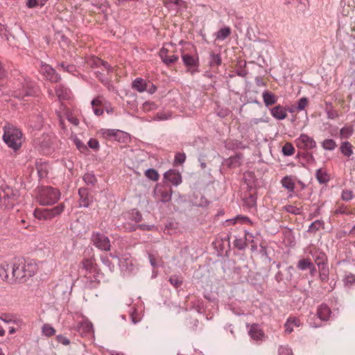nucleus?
<instances>
[{
  "mask_svg": "<svg viewBox=\"0 0 355 355\" xmlns=\"http://www.w3.org/2000/svg\"><path fill=\"white\" fill-rule=\"evenodd\" d=\"M3 140L7 146L14 150H17L22 144V132L21 131L13 126L5 125Z\"/></svg>",
  "mask_w": 355,
  "mask_h": 355,
  "instance_id": "nucleus-1",
  "label": "nucleus"
},
{
  "mask_svg": "<svg viewBox=\"0 0 355 355\" xmlns=\"http://www.w3.org/2000/svg\"><path fill=\"white\" fill-rule=\"evenodd\" d=\"M19 197L17 189H13L8 186L0 188V209H9L13 208Z\"/></svg>",
  "mask_w": 355,
  "mask_h": 355,
  "instance_id": "nucleus-2",
  "label": "nucleus"
},
{
  "mask_svg": "<svg viewBox=\"0 0 355 355\" xmlns=\"http://www.w3.org/2000/svg\"><path fill=\"white\" fill-rule=\"evenodd\" d=\"M60 198V192L58 189L50 186L41 187L39 189L37 200L42 205L55 204Z\"/></svg>",
  "mask_w": 355,
  "mask_h": 355,
  "instance_id": "nucleus-3",
  "label": "nucleus"
},
{
  "mask_svg": "<svg viewBox=\"0 0 355 355\" xmlns=\"http://www.w3.org/2000/svg\"><path fill=\"white\" fill-rule=\"evenodd\" d=\"M11 284L16 282H26L28 279L25 271V260H18L11 265Z\"/></svg>",
  "mask_w": 355,
  "mask_h": 355,
  "instance_id": "nucleus-4",
  "label": "nucleus"
},
{
  "mask_svg": "<svg viewBox=\"0 0 355 355\" xmlns=\"http://www.w3.org/2000/svg\"><path fill=\"white\" fill-rule=\"evenodd\" d=\"M64 209L63 203H60L52 208L35 209L33 213L34 216L39 220H51L59 216Z\"/></svg>",
  "mask_w": 355,
  "mask_h": 355,
  "instance_id": "nucleus-5",
  "label": "nucleus"
},
{
  "mask_svg": "<svg viewBox=\"0 0 355 355\" xmlns=\"http://www.w3.org/2000/svg\"><path fill=\"white\" fill-rule=\"evenodd\" d=\"M37 92L35 84L31 81H25L20 89L14 91L12 96L19 100L25 101L26 97L34 96Z\"/></svg>",
  "mask_w": 355,
  "mask_h": 355,
  "instance_id": "nucleus-6",
  "label": "nucleus"
},
{
  "mask_svg": "<svg viewBox=\"0 0 355 355\" xmlns=\"http://www.w3.org/2000/svg\"><path fill=\"white\" fill-rule=\"evenodd\" d=\"M92 241L93 244L101 250L109 251L110 250V241L107 236L102 233L93 232Z\"/></svg>",
  "mask_w": 355,
  "mask_h": 355,
  "instance_id": "nucleus-7",
  "label": "nucleus"
},
{
  "mask_svg": "<svg viewBox=\"0 0 355 355\" xmlns=\"http://www.w3.org/2000/svg\"><path fill=\"white\" fill-rule=\"evenodd\" d=\"M308 253L314 259L315 263L320 268H324L325 261H327L326 254L320 251L314 245H311L306 248Z\"/></svg>",
  "mask_w": 355,
  "mask_h": 355,
  "instance_id": "nucleus-8",
  "label": "nucleus"
},
{
  "mask_svg": "<svg viewBox=\"0 0 355 355\" xmlns=\"http://www.w3.org/2000/svg\"><path fill=\"white\" fill-rule=\"evenodd\" d=\"M100 132L105 139L113 141H123L125 137V132L119 130L103 128Z\"/></svg>",
  "mask_w": 355,
  "mask_h": 355,
  "instance_id": "nucleus-9",
  "label": "nucleus"
},
{
  "mask_svg": "<svg viewBox=\"0 0 355 355\" xmlns=\"http://www.w3.org/2000/svg\"><path fill=\"white\" fill-rule=\"evenodd\" d=\"M172 46V44H165L159 51V55L162 60L167 65L173 63L178 60V56L173 53V51H170L168 46Z\"/></svg>",
  "mask_w": 355,
  "mask_h": 355,
  "instance_id": "nucleus-10",
  "label": "nucleus"
},
{
  "mask_svg": "<svg viewBox=\"0 0 355 355\" xmlns=\"http://www.w3.org/2000/svg\"><path fill=\"white\" fill-rule=\"evenodd\" d=\"M295 143L298 148L303 150L312 149L315 146V142L313 139L304 134L301 135L297 138Z\"/></svg>",
  "mask_w": 355,
  "mask_h": 355,
  "instance_id": "nucleus-11",
  "label": "nucleus"
},
{
  "mask_svg": "<svg viewBox=\"0 0 355 355\" xmlns=\"http://www.w3.org/2000/svg\"><path fill=\"white\" fill-rule=\"evenodd\" d=\"M82 268L89 273L102 274L94 259H83L80 263Z\"/></svg>",
  "mask_w": 355,
  "mask_h": 355,
  "instance_id": "nucleus-12",
  "label": "nucleus"
},
{
  "mask_svg": "<svg viewBox=\"0 0 355 355\" xmlns=\"http://www.w3.org/2000/svg\"><path fill=\"white\" fill-rule=\"evenodd\" d=\"M164 185L171 187V184L178 186V172L175 169H169L164 174Z\"/></svg>",
  "mask_w": 355,
  "mask_h": 355,
  "instance_id": "nucleus-13",
  "label": "nucleus"
},
{
  "mask_svg": "<svg viewBox=\"0 0 355 355\" xmlns=\"http://www.w3.org/2000/svg\"><path fill=\"white\" fill-rule=\"evenodd\" d=\"M35 143L37 145L44 153H48L50 151L51 141L49 135H42L35 140Z\"/></svg>",
  "mask_w": 355,
  "mask_h": 355,
  "instance_id": "nucleus-14",
  "label": "nucleus"
},
{
  "mask_svg": "<svg viewBox=\"0 0 355 355\" xmlns=\"http://www.w3.org/2000/svg\"><path fill=\"white\" fill-rule=\"evenodd\" d=\"M182 58L184 64L189 71L192 72L196 70L198 67V57L196 55L182 54Z\"/></svg>",
  "mask_w": 355,
  "mask_h": 355,
  "instance_id": "nucleus-15",
  "label": "nucleus"
},
{
  "mask_svg": "<svg viewBox=\"0 0 355 355\" xmlns=\"http://www.w3.org/2000/svg\"><path fill=\"white\" fill-rule=\"evenodd\" d=\"M43 73L46 75L47 79L53 83H58L61 80L60 75L49 64L42 66Z\"/></svg>",
  "mask_w": 355,
  "mask_h": 355,
  "instance_id": "nucleus-16",
  "label": "nucleus"
},
{
  "mask_svg": "<svg viewBox=\"0 0 355 355\" xmlns=\"http://www.w3.org/2000/svg\"><path fill=\"white\" fill-rule=\"evenodd\" d=\"M157 194H159L161 196V201L163 202H167L171 200L172 196V189L171 187L162 186L157 187L155 189Z\"/></svg>",
  "mask_w": 355,
  "mask_h": 355,
  "instance_id": "nucleus-17",
  "label": "nucleus"
},
{
  "mask_svg": "<svg viewBox=\"0 0 355 355\" xmlns=\"http://www.w3.org/2000/svg\"><path fill=\"white\" fill-rule=\"evenodd\" d=\"M249 334L253 340L257 341L262 340L265 336L263 330L256 324L250 327Z\"/></svg>",
  "mask_w": 355,
  "mask_h": 355,
  "instance_id": "nucleus-18",
  "label": "nucleus"
},
{
  "mask_svg": "<svg viewBox=\"0 0 355 355\" xmlns=\"http://www.w3.org/2000/svg\"><path fill=\"white\" fill-rule=\"evenodd\" d=\"M79 206L83 207H88L90 204V200L89 198V191L87 188H80L78 189Z\"/></svg>",
  "mask_w": 355,
  "mask_h": 355,
  "instance_id": "nucleus-19",
  "label": "nucleus"
},
{
  "mask_svg": "<svg viewBox=\"0 0 355 355\" xmlns=\"http://www.w3.org/2000/svg\"><path fill=\"white\" fill-rule=\"evenodd\" d=\"M271 115L277 120H283L287 117L286 110L278 105L270 110Z\"/></svg>",
  "mask_w": 355,
  "mask_h": 355,
  "instance_id": "nucleus-20",
  "label": "nucleus"
},
{
  "mask_svg": "<svg viewBox=\"0 0 355 355\" xmlns=\"http://www.w3.org/2000/svg\"><path fill=\"white\" fill-rule=\"evenodd\" d=\"M11 265L4 262L0 265V277L3 280L11 284L10 276L9 272H11Z\"/></svg>",
  "mask_w": 355,
  "mask_h": 355,
  "instance_id": "nucleus-21",
  "label": "nucleus"
},
{
  "mask_svg": "<svg viewBox=\"0 0 355 355\" xmlns=\"http://www.w3.org/2000/svg\"><path fill=\"white\" fill-rule=\"evenodd\" d=\"M100 275L101 274L89 273L85 272L84 277L87 279L86 284H89L90 288H96L101 282V280L98 278Z\"/></svg>",
  "mask_w": 355,
  "mask_h": 355,
  "instance_id": "nucleus-22",
  "label": "nucleus"
},
{
  "mask_svg": "<svg viewBox=\"0 0 355 355\" xmlns=\"http://www.w3.org/2000/svg\"><path fill=\"white\" fill-rule=\"evenodd\" d=\"M300 325V321L298 318L295 317H290L288 318L285 323V332L286 334H291L293 331V327H299Z\"/></svg>",
  "mask_w": 355,
  "mask_h": 355,
  "instance_id": "nucleus-23",
  "label": "nucleus"
},
{
  "mask_svg": "<svg viewBox=\"0 0 355 355\" xmlns=\"http://www.w3.org/2000/svg\"><path fill=\"white\" fill-rule=\"evenodd\" d=\"M317 314L321 320H327L330 316L331 310L327 305L322 304L318 307Z\"/></svg>",
  "mask_w": 355,
  "mask_h": 355,
  "instance_id": "nucleus-24",
  "label": "nucleus"
},
{
  "mask_svg": "<svg viewBox=\"0 0 355 355\" xmlns=\"http://www.w3.org/2000/svg\"><path fill=\"white\" fill-rule=\"evenodd\" d=\"M132 87L139 92H143L147 89V83L141 78H137L132 82Z\"/></svg>",
  "mask_w": 355,
  "mask_h": 355,
  "instance_id": "nucleus-25",
  "label": "nucleus"
},
{
  "mask_svg": "<svg viewBox=\"0 0 355 355\" xmlns=\"http://www.w3.org/2000/svg\"><path fill=\"white\" fill-rule=\"evenodd\" d=\"M262 96L263 102L266 106L274 105L277 101V96L270 92H264Z\"/></svg>",
  "mask_w": 355,
  "mask_h": 355,
  "instance_id": "nucleus-26",
  "label": "nucleus"
},
{
  "mask_svg": "<svg viewBox=\"0 0 355 355\" xmlns=\"http://www.w3.org/2000/svg\"><path fill=\"white\" fill-rule=\"evenodd\" d=\"M340 150L341 153L347 157L353 155V146L349 141H344L341 143Z\"/></svg>",
  "mask_w": 355,
  "mask_h": 355,
  "instance_id": "nucleus-27",
  "label": "nucleus"
},
{
  "mask_svg": "<svg viewBox=\"0 0 355 355\" xmlns=\"http://www.w3.org/2000/svg\"><path fill=\"white\" fill-rule=\"evenodd\" d=\"M231 34V28L228 26L220 28L215 33L216 40L223 41L228 37Z\"/></svg>",
  "mask_w": 355,
  "mask_h": 355,
  "instance_id": "nucleus-28",
  "label": "nucleus"
},
{
  "mask_svg": "<svg viewBox=\"0 0 355 355\" xmlns=\"http://www.w3.org/2000/svg\"><path fill=\"white\" fill-rule=\"evenodd\" d=\"M25 271L26 274V278L28 279L33 277L37 270V265L35 263L26 262L25 261Z\"/></svg>",
  "mask_w": 355,
  "mask_h": 355,
  "instance_id": "nucleus-29",
  "label": "nucleus"
},
{
  "mask_svg": "<svg viewBox=\"0 0 355 355\" xmlns=\"http://www.w3.org/2000/svg\"><path fill=\"white\" fill-rule=\"evenodd\" d=\"M297 267L302 270H304L311 268H313V269L315 270V266L309 258L300 259L297 263Z\"/></svg>",
  "mask_w": 355,
  "mask_h": 355,
  "instance_id": "nucleus-30",
  "label": "nucleus"
},
{
  "mask_svg": "<svg viewBox=\"0 0 355 355\" xmlns=\"http://www.w3.org/2000/svg\"><path fill=\"white\" fill-rule=\"evenodd\" d=\"M282 186L289 191H293L295 189V181L291 176H286L282 180Z\"/></svg>",
  "mask_w": 355,
  "mask_h": 355,
  "instance_id": "nucleus-31",
  "label": "nucleus"
},
{
  "mask_svg": "<svg viewBox=\"0 0 355 355\" xmlns=\"http://www.w3.org/2000/svg\"><path fill=\"white\" fill-rule=\"evenodd\" d=\"M316 178L320 183H326L329 180L326 171L322 168H320L316 171Z\"/></svg>",
  "mask_w": 355,
  "mask_h": 355,
  "instance_id": "nucleus-32",
  "label": "nucleus"
},
{
  "mask_svg": "<svg viewBox=\"0 0 355 355\" xmlns=\"http://www.w3.org/2000/svg\"><path fill=\"white\" fill-rule=\"evenodd\" d=\"M128 218L138 223L141 221L142 215L139 211L136 209H133L128 213Z\"/></svg>",
  "mask_w": 355,
  "mask_h": 355,
  "instance_id": "nucleus-33",
  "label": "nucleus"
},
{
  "mask_svg": "<svg viewBox=\"0 0 355 355\" xmlns=\"http://www.w3.org/2000/svg\"><path fill=\"white\" fill-rule=\"evenodd\" d=\"M354 132V129L352 126H344L340 130V139H348L349 138Z\"/></svg>",
  "mask_w": 355,
  "mask_h": 355,
  "instance_id": "nucleus-34",
  "label": "nucleus"
},
{
  "mask_svg": "<svg viewBox=\"0 0 355 355\" xmlns=\"http://www.w3.org/2000/svg\"><path fill=\"white\" fill-rule=\"evenodd\" d=\"M177 225L176 223L169 222L168 223L164 228V232L166 234L173 235L177 233Z\"/></svg>",
  "mask_w": 355,
  "mask_h": 355,
  "instance_id": "nucleus-35",
  "label": "nucleus"
},
{
  "mask_svg": "<svg viewBox=\"0 0 355 355\" xmlns=\"http://www.w3.org/2000/svg\"><path fill=\"white\" fill-rule=\"evenodd\" d=\"M55 94L59 99L65 100L68 98L67 89L62 85L56 87Z\"/></svg>",
  "mask_w": 355,
  "mask_h": 355,
  "instance_id": "nucleus-36",
  "label": "nucleus"
},
{
  "mask_svg": "<svg viewBox=\"0 0 355 355\" xmlns=\"http://www.w3.org/2000/svg\"><path fill=\"white\" fill-rule=\"evenodd\" d=\"M322 146L328 150H333L337 146L336 143L334 140L331 139H327L323 141L322 143Z\"/></svg>",
  "mask_w": 355,
  "mask_h": 355,
  "instance_id": "nucleus-37",
  "label": "nucleus"
},
{
  "mask_svg": "<svg viewBox=\"0 0 355 355\" xmlns=\"http://www.w3.org/2000/svg\"><path fill=\"white\" fill-rule=\"evenodd\" d=\"M58 67H60L63 69L64 71H67L69 73L74 74L75 72L77 71V68L74 64H66L64 62H62L58 64Z\"/></svg>",
  "mask_w": 355,
  "mask_h": 355,
  "instance_id": "nucleus-38",
  "label": "nucleus"
},
{
  "mask_svg": "<svg viewBox=\"0 0 355 355\" xmlns=\"http://www.w3.org/2000/svg\"><path fill=\"white\" fill-rule=\"evenodd\" d=\"M285 210L287 212L297 215L302 212V207L297 206V205H289L284 207Z\"/></svg>",
  "mask_w": 355,
  "mask_h": 355,
  "instance_id": "nucleus-39",
  "label": "nucleus"
},
{
  "mask_svg": "<svg viewBox=\"0 0 355 355\" xmlns=\"http://www.w3.org/2000/svg\"><path fill=\"white\" fill-rule=\"evenodd\" d=\"M73 142L80 153H85L88 150L87 146L77 137L73 139Z\"/></svg>",
  "mask_w": 355,
  "mask_h": 355,
  "instance_id": "nucleus-40",
  "label": "nucleus"
},
{
  "mask_svg": "<svg viewBox=\"0 0 355 355\" xmlns=\"http://www.w3.org/2000/svg\"><path fill=\"white\" fill-rule=\"evenodd\" d=\"M282 152L284 155L291 156L295 153V148L291 143H286L283 148Z\"/></svg>",
  "mask_w": 355,
  "mask_h": 355,
  "instance_id": "nucleus-41",
  "label": "nucleus"
},
{
  "mask_svg": "<svg viewBox=\"0 0 355 355\" xmlns=\"http://www.w3.org/2000/svg\"><path fill=\"white\" fill-rule=\"evenodd\" d=\"M145 175L148 179L153 181H157L159 179V174L157 170L152 168L147 169L145 172Z\"/></svg>",
  "mask_w": 355,
  "mask_h": 355,
  "instance_id": "nucleus-42",
  "label": "nucleus"
},
{
  "mask_svg": "<svg viewBox=\"0 0 355 355\" xmlns=\"http://www.w3.org/2000/svg\"><path fill=\"white\" fill-rule=\"evenodd\" d=\"M42 331L43 334L48 337L53 336L55 332V329L49 324H44L42 328Z\"/></svg>",
  "mask_w": 355,
  "mask_h": 355,
  "instance_id": "nucleus-43",
  "label": "nucleus"
},
{
  "mask_svg": "<svg viewBox=\"0 0 355 355\" xmlns=\"http://www.w3.org/2000/svg\"><path fill=\"white\" fill-rule=\"evenodd\" d=\"M36 168L37 171L38 175L40 178H44L47 176L48 171L45 165L42 164L36 165Z\"/></svg>",
  "mask_w": 355,
  "mask_h": 355,
  "instance_id": "nucleus-44",
  "label": "nucleus"
},
{
  "mask_svg": "<svg viewBox=\"0 0 355 355\" xmlns=\"http://www.w3.org/2000/svg\"><path fill=\"white\" fill-rule=\"evenodd\" d=\"M83 180L88 185H94L96 182V178L94 174L87 173L84 175Z\"/></svg>",
  "mask_w": 355,
  "mask_h": 355,
  "instance_id": "nucleus-45",
  "label": "nucleus"
},
{
  "mask_svg": "<svg viewBox=\"0 0 355 355\" xmlns=\"http://www.w3.org/2000/svg\"><path fill=\"white\" fill-rule=\"evenodd\" d=\"M137 229H139L142 231H152V230L156 229V227L154 225H146V224L134 225L133 230H136Z\"/></svg>",
  "mask_w": 355,
  "mask_h": 355,
  "instance_id": "nucleus-46",
  "label": "nucleus"
},
{
  "mask_svg": "<svg viewBox=\"0 0 355 355\" xmlns=\"http://www.w3.org/2000/svg\"><path fill=\"white\" fill-rule=\"evenodd\" d=\"M231 221H233V224L236 223L252 224V221L248 217L243 216H238L235 218L232 219Z\"/></svg>",
  "mask_w": 355,
  "mask_h": 355,
  "instance_id": "nucleus-47",
  "label": "nucleus"
},
{
  "mask_svg": "<svg viewBox=\"0 0 355 355\" xmlns=\"http://www.w3.org/2000/svg\"><path fill=\"white\" fill-rule=\"evenodd\" d=\"M322 227V223L320 220H315L312 223L309 228V232H315Z\"/></svg>",
  "mask_w": 355,
  "mask_h": 355,
  "instance_id": "nucleus-48",
  "label": "nucleus"
},
{
  "mask_svg": "<svg viewBox=\"0 0 355 355\" xmlns=\"http://www.w3.org/2000/svg\"><path fill=\"white\" fill-rule=\"evenodd\" d=\"M101 260L102 261V263L107 266L110 269V271H113L114 269V265L112 263V261L108 259L107 257L106 256H101Z\"/></svg>",
  "mask_w": 355,
  "mask_h": 355,
  "instance_id": "nucleus-49",
  "label": "nucleus"
},
{
  "mask_svg": "<svg viewBox=\"0 0 355 355\" xmlns=\"http://www.w3.org/2000/svg\"><path fill=\"white\" fill-rule=\"evenodd\" d=\"M171 116H172V113L169 111L161 112H158L157 114V117L159 120H166V119L171 118Z\"/></svg>",
  "mask_w": 355,
  "mask_h": 355,
  "instance_id": "nucleus-50",
  "label": "nucleus"
},
{
  "mask_svg": "<svg viewBox=\"0 0 355 355\" xmlns=\"http://www.w3.org/2000/svg\"><path fill=\"white\" fill-rule=\"evenodd\" d=\"M88 146L93 150H98L99 148V143L98 141L96 139L91 138L87 142Z\"/></svg>",
  "mask_w": 355,
  "mask_h": 355,
  "instance_id": "nucleus-51",
  "label": "nucleus"
},
{
  "mask_svg": "<svg viewBox=\"0 0 355 355\" xmlns=\"http://www.w3.org/2000/svg\"><path fill=\"white\" fill-rule=\"evenodd\" d=\"M279 355H293L292 351L286 346H280L279 348Z\"/></svg>",
  "mask_w": 355,
  "mask_h": 355,
  "instance_id": "nucleus-52",
  "label": "nucleus"
},
{
  "mask_svg": "<svg viewBox=\"0 0 355 355\" xmlns=\"http://www.w3.org/2000/svg\"><path fill=\"white\" fill-rule=\"evenodd\" d=\"M308 105V100L306 98H302L299 100L297 104V110H303Z\"/></svg>",
  "mask_w": 355,
  "mask_h": 355,
  "instance_id": "nucleus-53",
  "label": "nucleus"
},
{
  "mask_svg": "<svg viewBox=\"0 0 355 355\" xmlns=\"http://www.w3.org/2000/svg\"><path fill=\"white\" fill-rule=\"evenodd\" d=\"M56 340L58 343L64 345H68L70 343L69 339L61 334L57 336Z\"/></svg>",
  "mask_w": 355,
  "mask_h": 355,
  "instance_id": "nucleus-54",
  "label": "nucleus"
},
{
  "mask_svg": "<svg viewBox=\"0 0 355 355\" xmlns=\"http://www.w3.org/2000/svg\"><path fill=\"white\" fill-rule=\"evenodd\" d=\"M101 63H103V60L97 57H94L91 60L90 65L92 67H99Z\"/></svg>",
  "mask_w": 355,
  "mask_h": 355,
  "instance_id": "nucleus-55",
  "label": "nucleus"
},
{
  "mask_svg": "<svg viewBox=\"0 0 355 355\" xmlns=\"http://www.w3.org/2000/svg\"><path fill=\"white\" fill-rule=\"evenodd\" d=\"M143 107L146 110H150L155 108V104L153 102L146 101L143 104Z\"/></svg>",
  "mask_w": 355,
  "mask_h": 355,
  "instance_id": "nucleus-56",
  "label": "nucleus"
},
{
  "mask_svg": "<svg viewBox=\"0 0 355 355\" xmlns=\"http://www.w3.org/2000/svg\"><path fill=\"white\" fill-rule=\"evenodd\" d=\"M345 282L347 284H352L353 283L355 282V275L352 274H349L346 275L345 278Z\"/></svg>",
  "mask_w": 355,
  "mask_h": 355,
  "instance_id": "nucleus-57",
  "label": "nucleus"
},
{
  "mask_svg": "<svg viewBox=\"0 0 355 355\" xmlns=\"http://www.w3.org/2000/svg\"><path fill=\"white\" fill-rule=\"evenodd\" d=\"M352 198V192L350 191H343L342 193V198L345 200H349Z\"/></svg>",
  "mask_w": 355,
  "mask_h": 355,
  "instance_id": "nucleus-58",
  "label": "nucleus"
},
{
  "mask_svg": "<svg viewBox=\"0 0 355 355\" xmlns=\"http://www.w3.org/2000/svg\"><path fill=\"white\" fill-rule=\"evenodd\" d=\"M322 271L320 273V277L322 282H326L328 277V270H325L324 268H320Z\"/></svg>",
  "mask_w": 355,
  "mask_h": 355,
  "instance_id": "nucleus-59",
  "label": "nucleus"
},
{
  "mask_svg": "<svg viewBox=\"0 0 355 355\" xmlns=\"http://www.w3.org/2000/svg\"><path fill=\"white\" fill-rule=\"evenodd\" d=\"M37 6H40V3L37 1V0H28L26 2V6L28 8H35Z\"/></svg>",
  "mask_w": 355,
  "mask_h": 355,
  "instance_id": "nucleus-60",
  "label": "nucleus"
},
{
  "mask_svg": "<svg viewBox=\"0 0 355 355\" xmlns=\"http://www.w3.org/2000/svg\"><path fill=\"white\" fill-rule=\"evenodd\" d=\"M130 319L132 320V322L133 324H136L139 322V319L137 318V313L136 312V310L134 309L131 313H130Z\"/></svg>",
  "mask_w": 355,
  "mask_h": 355,
  "instance_id": "nucleus-61",
  "label": "nucleus"
},
{
  "mask_svg": "<svg viewBox=\"0 0 355 355\" xmlns=\"http://www.w3.org/2000/svg\"><path fill=\"white\" fill-rule=\"evenodd\" d=\"M165 5L168 9H171L173 6H178V0H166Z\"/></svg>",
  "mask_w": 355,
  "mask_h": 355,
  "instance_id": "nucleus-62",
  "label": "nucleus"
},
{
  "mask_svg": "<svg viewBox=\"0 0 355 355\" xmlns=\"http://www.w3.org/2000/svg\"><path fill=\"white\" fill-rule=\"evenodd\" d=\"M82 327L85 329V333H91L93 329V326L92 323H85L82 324Z\"/></svg>",
  "mask_w": 355,
  "mask_h": 355,
  "instance_id": "nucleus-63",
  "label": "nucleus"
},
{
  "mask_svg": "<svg viewBox=\"0 0 355 355\" xmlns=\"http://www.w3.org/2000/svg\"><path fill=\"white\" fill-rule=\"evenodd\" d=\"M212 64H215L218 66L221 64V59L218 55H212Z\"/></svg>",
  "mask_w": 355,
  "mask_h": 355,
  "instance_id": "nucleus-64",
  "label": "nucleus"
}]
</instances>
